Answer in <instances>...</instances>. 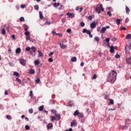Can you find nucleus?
I'll list each match as a JSON object with an SVG mask.
<instances>
[{
    "instance_id": "6e6d98bb",
    "label": "nucleus",
    "mask_w": 131,
    "mask_h": 131,
    "mask_svg": "<svg viewBox=\"0 0 131 131\" xmlns=\"http://www.w3.org/2000/svg\"><path fill=\"white\" fill-rule=\"evenodd\" d=\"M97 78V75L94 74L92 77V79H96Z\"/></svg>"
},
{
    "instance_id": "c03bdc74",
    "label": "nucleus",
    "mask_w": 131,
    "mask_h": 131,
    "mask_svg": "<svg viewBox=\"0 0 131 131\" xmlns=\"http://www.w3.org/2000/svg\"><path fill=\"white\" fill-rule=\"evenodd\" d=\"M97 31H98V32H101V27H98L97 28Z\"/></svg>"
},
{
    "instance_id": "9d476101",
    "label": "nucleus",
    "mask_w": 131,
    "mask_h": 131,
    "mask_svg": "<svg viewBox=\"0 0 131 131\" xmlns=\"http://www.w3.org/2000/svg\"><path fill=\"white\" fill-rule=\"evenodd\" d=\"M59 46H60V47L61 48V49H62V50H64V49H66V48H67V45H65L63 43H60Z\"/></svg>"
},
{
    "instance_id": "a19ab883",
    "label": "nucleus",
    "mask_w": 131,
    "mask_h": 131,
    "mask_svg": "<svg viewBox=\"0 0 131 131\" xmlns=\"http://www.w3.org/2000/svg\"><path fill=\"white\" fill-rule=\"evenodd\" d=\"M25 127L27 130H29V129H30V127L28 125H26Z\"/></svg>"
},
{
    "instance_id": "09e8293b",
    "label": "nucleus",
    "mask_w": 131,
    "mask_h": 131,
    "mask_svg": "<svg viewBox=\"0 0 131 131\" xmlns=\"http://www.w3.org/2000/svg\"><path fill=\"white\" fill-rule=\"evenodd\" d=\"M38 9H39V7H38V5H35L34 6V9L35 10H38Z\"/></svg>"
},
{
    "instance_id": "473e14b6",
    "label": "nucleus",
    "mask_w": 131,
    "mask_h": 131,
    "mask_svg": "<svg viewBox=\"0 0 131 131\" xmlns=\"http://www.w3.org/2000/svg\"><path fill=\"white\" fill-rule=\"evenodd\" d=\"M54 7H55V8H57V7H59V6H60V3H54L53 5Z\"/></svg>"
},
{
    "instance_id": "c9c22d12",
    "label": "nucleus",
    "mask_w": 131,
    "mask_h": 131,
    "mask_svg": "<svg viewBox=\"0 0 131 131\" xmlns=\"http://www.w3.org/2000/svg\"><path fill=\"white\" fill-rule=\"evenodd\" d=\"M100 8L101 11H102V12H104V8H103V5L100 4Z\"/></svg>"
},
{
    "instance_id": "dca6fc26",
    "label": "nucleus",
    "mask_w": 131,
    "mask_h": 131,
    "mask_svg": "<svg viewBox=\"0 0 131 131\" xmlns=\"http://www.w3.org/2000/svg\"><path fill=\"white\" fill-rule=\"evenodd\" d=\"M47 129L49 130L50 128L53 127V124L49 123L48 125H47Z\"/></svg>"
},
{
    "instance_id": "a878e982",
    "label": "nucleus",
    "mask_w": 131,
    "mask_h": 131,
    "mask_svg": "<svg viewBox=\"0 0 131 131\" xmlns=\"http://www.w3.org/2000/svg\"><path fill=\"white\" fill-rule=\"evenodd\" d=\"M24 27L25 31H27L28 30V28H29V27L26 25H24Z\"/></svg>"
},
{
    "instance_id": "393cba45",
    "label": "nucleus",
    "mask_w": 131,
    "mask_h": 131,
    "mask_svg": "<svg viewBox=\"0 0 131 131\" xmlns=\"http://www.w3.org/2000/svg\"><path fill=\"white\" fill-rule=\"evenodd\" d=\"M120 22H121V20H120V19L119 18L117 19L116 20V24H117V25H119L120 24Z\"/></svg>"
},
{
    "instance_id": "864d4df0",
    "label": "nucleus",
    "mask_w": 131,
    "mask_h": 131,
    "mask_svg": "<svg viewBox=\"0 0 131 131\" xmlns=\"http://www.w3.org/2000/svg\"><path fill=\"white\" fill-rule=\"evenodd\" d=\"M19 21H20V22H22V21H24V17H21L19 18Z\"/></svg>"
},
{
    "instance_id": "4be33fe9",
    "label": "nucleus",
    "mask_w": 131,
    "mask_h": 131,
    "mask_svg": "<svg viewBox=\"0 0 131 131\" xmlns=\"http://www.w3.org/2000/svg\"><path fill=\"white\" fill-rule=\"evenodd\" d=\"M72 62H76L77 61V59L76 58V57H73L71 58Z\"/></svg>"
},
{
    "instance_id": "ea45409f",
    "label": "nucleus",
    "mask_w": 131,
    "mask_h": 131,
    "mask_svg": "<svg viewBox=\"0 0 131 131\" xmlns=\"http://www.w3.org/2000/svg\"><path fill=\"white\" fill-rule=\"evenodd\" d=\"M39 61H38V60H35V61H34V64H35V65H39Z\"/></svg>"
},
{
    "instance_id": "f8f14e48",
    "label": "nucleus",
    "mask_w": 131,
    "mask_h": 131,
    "mask_svg": "<svg viewBox=\"0 0 131 131\" xmlns=\"http://www.w3.org/2000/svg\"><path fill=\"white\" fill-rule=\"evenodd\" d=\"M55 117L57 120H60V118H61V116H60V114H55Z\"/></svg>"
},
{
    "instance_id": "58836bf2",
    "label": "nucleus",
    "mask_w": 131,
    "mask_h": 131,
    "mask_svg": "<svg viewBox=\"0 0 131 131\" xmlns=\"http://www.w3.org/2000/svg\"><path fill=\"white\" fill-rule=\"evenodd\" d=\"M6 118H7V119H8V120H12V117L10 115H7L6 116Z\"/></svg>"
},
{
    "instance_id": "680f3d73",
    "label": "nucleus",
    "mask_w": 131,
    "mask_h": 131,
    "mask_svg": "<svg viewBox=\"0 0 131 131\" xmlns=\"http://www.w3.org/2000/svg\"><path fill=\"white\" fill-rule=\"evenodd\" d=\"M105 40L106 42H109V41H110V39L109 38H106Z\"/></svg>"
},
{
    "instance_id": "6e6552de",
    "label": "nucleus",
    "mask_w": 131,
    "mask_h": 131,
    "mask_svg": "<svg viewBox=\"0 0 131 131\" xmlns=\"http://www.w3.org/2000/svg\"><path fill=\"white\" fill-rule=\"evenodd\" d=\"M16 81H17V82H18L19 84H21V85H25V84L22 82V81H21V80H20L19 78H16Z\"/></svg>"
},
{
    "instance_id": "338daca9",
    "label": "nucleus",
    "mask_w": 131,
    "mask_h": 131,
    "mask_svg": "<svg viewBox=\"0 0 131 131\" xmlns=\"http://www.w3.org/2000/svg\"><path fill=\"white\" fill-rule=\"evenodd\" d=\"M11 37H12V38L13 39H14V40H15V39H16V38H15V35H12L11 36Z\"/></svg>"
},
{
    "instance_id": "2f4dec72",
    "label": "nucleus",
    "mask_w": 131,
    "mask_h": 131,
    "mask_svg": "<svg viewBox=\"0 0 131 131\" xmlns=\"http://www.w3.org/2000/svg\"><path fill=\"white\" fill-rule=\"evenodd\" d=\"M25 32L24 33L25 35H26V36H28V35H29V34H30V33L27 31H25Z\"/></svg>"
},
{
    "instance_id": "0eeeda50",
    "label": "nucleus",
    "mask_w": 131,
    "mask_h": 131,
    "mask_svg": "<svg viewBox=\"0 0 131 131\" xmlns=\"http://www.w3.org/2000/svg\"><path fill=\"white\" fill-rule=\"evenodd\" d=\"M83 33H86V34H91V31L88 30L86 29H84L82 31Z\"/></svg>"
},
{
    "instance_id": "cd10ccee",
    "label": "nucleus",
    "mask_w": 131,
    "mask_h": 131,
    "mask_svg": "<svg viewBox=\"0 0 131 131\" xmlns=\"http://www.w3.org/2000/svg\"><path fill=\"white\" fill-rule=\"evenodd\" d=\"M109 101L110 103L108 104V105H110V104H111V105H113V104H114V101L113 100V99H109Z\"/></svg>"
},
{
    "instance_id": "0e129e2a",
    "label": "nucleus",
    "mask_w": 131,
    "mask_h": 131,
    "mask_svg": "<svg viewBox=\"0 0 131 131\" xmlns=\"http://www.w3.org/2000/svg\"><path fill=\"white\" fill-rule=\"evenodd\" d=\"M66 19H65V18H62L61 19L62 23H64V22H66Z\"/></svg>"
},
{
    "instance_id": "bf43d9fd",
    "label": "nucleus",
    "mask_w": 131,
    "mask_h": 131,
    "mask_svg": "<svg viewBox=\"0 0 131 131\" xmlns=\"http://www.w3.org/2000/svg\"><path fill=\"white\" fill-rule=\"evenodd\" d=\"M121 30H126V28L124 27H122L120 28Z\"/></svg>"
},
{
    "instance_id": "5fc2aeb1",
    "label": "nucleus",
    "mask_w": 131,
    "mask_h": 131,
    "mask_svg": "<svg viewBox=\"0 0 131 131\" xmlns=\"http://www.w3.org/2000/svg\"><path fill=\"white\" fill-rule=\"evenodd\" d=\"M88 19H89V20H93V16L90 15L88 17Z\"/></svg>"
},
{
    "instance_id": "052dcab7",
    "label": "nucleus",
    "mask_w": 131,
    "mask_h": 131,
    "mask_svg": "<svg viewBox=\"0 0 131 131\" xmlns=\"http://www.w3.org/2000/svg\"><path fill=\"white\" fill-rule=\"evenodd\" d=\"M51 24V22L48 21L45 23L46 25H50Z\"/></svg>"
},
{
    "instance_id": "f704fd0d",
    "label": "nucleus",
    "mask_w": 131,
    "mask_h": 131,
    "mask_svg": "<svg viewBox=\"0 0 131 131\" xmlns=\"http://www.w3.org/2000/svg\"><path fill=\"white\" fill-rule=\"evenodd\" d=\"M35 82H36V83H39V82H40V79L37 78L35 80Z\"/></svg>"
},
{
    "instance_id": "a18cd8bd",
    "label": "nucleus",
    "mask_w": 131,
    "mask_h": 131,
    "mask_svg": "<svg viewBox=\"0 0 131 131\" xmlns=\"http://www.w3.org/2000/svg\"><path fill=\"white\" fill-rule=\"evenodd\" d=\"M51 112H52V113H53V114H57V111H56V110H52Z\"/></svg>"
},
{
    "instance_id": "3c124183",
    "label": "nucleus",
    "mask_w": 131,
    "mask_h": 131,
    "mask_svg": "<svg viewBox=\"0 0 131 131\" xmlns=\"http://www.w3.org/2000/svg\"><path fill=\"white\" fill-rule=\"evenodd\" d=\"M54 120H56V118L54 116H52L51 117V121H54Z\"/></svg>"
},
{
    "instance_id": "2eb2a0df",
    "label": "nucleus",
    "mask_w": 131,
    "mask_h": 131,
    "mask_svg": "<svg viewBox=\"0 0 131 131\" xmlns=\"http://www.w3.org/2000/svg\"><path fill=\"white\" fill-rule=\"evenodd\" d=\"M16 54H20L21 53V49L20 48H17L15 50Z\"/></svg>"
},
{
    "instance_id": "c85d7f7f",
    "label": "nucleus",
    "mask_w": 131,
    "mask_h": 131,
    "mask_svg": "<svg viewBox=\"0 0 131 131\" xmlns=\"http://www.w3.org/2000/svg\"><path fill=\"white\" fill-rule=\"evenodd\" d=\"M13 75H14L15 76H17V77L18 76H20V75L19 74V73L17 72H13Z\"/></svg>"
},
{
    "instance_id": "6ab92c4d",
    "label": "nucleus",
    "mask_w": 131,
    "mask_h": 131,
    "mask_svg": "<svg viewBox=\"0 0 131 131\" xmlns=\"http://www.w3.org/2000/svg\"><path fill=\"white\" fill-rule=\"evenodd\" d=\"M39 15L40 19L42 20V19H43V16H42V13H41V11L39 12Z\"/></svg>"
},
{
    "instance_id": "4d7b16f0",
    "label": "nucleus",
    "mask_w": 131,
    "mask_h": 131,
    "mask_svg": "<svg viewBox=\"0 0 131 131\" xmlns=\"http://www.w3.org/2000/svg\"><path fill=\"white\" fill-rule=\"evenodd\" d=\"M48 61H49V62H53V61H54V60L53 59V58H49Z\"/></svg>"
},
{
    "instance_id": "8fccbe9b",
    "label": "nucleus",
    "mask_w": 131,
    "mask_h": 131,
    "mask_svg": "<svg viewBox=\"0 0 131 131\" xmlns=\"http://www.w3.org/2000/svg\"><path fill=\"white\" fill-rule=\"evenodd\" d=\"M115 58H116V59L118 58H120V55H119L118 54H117L115 56Z\"/></svg>"
},
{
    "instance_id": "bb28decb",
    "label": "nucleus",
    "mask_w": 131,
    "mask_h": 131,
    "mask_svg": "<svg viewBox=\"0 0 131 131\" xmlns=\"http://www.w3.org/2000/svg\"><path fill=\"white\" fill-rule=\"evenodd\" d=\"M94 40L97 41V43H99V41L100 40V38H99V37H95L94 38Z\"/></svg>"
},
{
    "instance_id": "5701e85b",
    "label": "nucleus",
    "mask_w": 131,
    "mask_h": 131,
    "mask_svg": "<svg viewBox=\"0 0 131 131\" xmlns=\"http://www.w3.org/2000/svg\"><path fill=\"white\" fill-rule=\"evenodd\" d=\"M110 47V51L111 52V53H114V47H113V46H111Z\"/></svg>"
},
{
    "instance_id": "a211bd4d",
    "label": "nucleus",
    "mask_w": 131,
    "mask_h": 131,
    "mask_svg": "<svg viewBox=\"0 0 131 131\" xmlns=\"http://www.w3.org/2000/svg\"><path fill=\"white\" fill-rule=\"evenodd\" d=\"M130 123H131V121H130V120H129V119H127L126 120V121H125V124H126V125L130 124Z\"/></svg>"
},
{
    "instance_id": "f03ea898",
    "label": "nucleus",
    "mask_w": 131,
    "mask_h": 131,
    "mask_svg": "<svg viewBox=\"0 0 131 131\" xmlns=\"http://www.w3.org/2000/svg\"><path fill=\"white\" fill-rule=\"evenodd\" d=\"M110 28V26H107L105 27H102V28H101L100 30V33H101L102 34H104V33H105V31H106L107 29H109Z\"/></svg>"
},
{
    "instance_id": "b1692460",
    "label": "nucleus",
    "mask_w": 131,
    "mask_h": 131,
    "mask_svg": "<svg viewBox=\"0 0 131 131\" xmlns=\"http://www.w3.org/2000/svg\"><path fill=\"white\" fill-rule=\"evenodd\" d=\"M129 12H130V10H129V8L127 7V6H126V14H129Z\"/></svg>"
},
{
    "instance_id": "49530a36",
    "label": "nucleus",
    "mask_w": 131,
    "mask_h": 131,
    "mask_svg": "<svg viewBox=\"0 0 131 131\" xmlns=\"http://www.w3.org/2000/svg\"><path fill=\"white\" fill-rule=\"evenodd\" d=\"M81 122H84V117H83V118H81L80 119Z\"/></svg>"
},
{
    "instance_id": "e433bc0d",
    "label": "nucleus",
    "mask_w": 131,
    "mask_h": 131,
    "mask_svg": "<svg viewBox=\"0 0 131 131\" xmlns=\"http://www.w3.org/2000/svg\"><path fill=\"white\" fill-rule=\"evenodd\" d=\"M2 34H3V35H5V34H6V30H5V29H3L2 30Z\"/></svg>"
},
{
    "instance_id": "7ed1b4c3",
    "label": "nucleus",
    "mask_w": 131,
    "mask_h": 131,
    "mask_svg": "<svg viewBox=\"0 0 131 131\" xmlns=\"http://www.w3.org/2000/svg\"><path fill=\"white\" fill-rule=\"evenodd\" d=\"M31 51H30V54H31L33 57H34V56H35V53L33 54V53H35V52H36V48L34 47H32L31 48Z\"/></svg>"
},
{
    "instance_id": "412c9836",
    "label": "nucleus",
    "mask_w": 131,
    "mask_h": 131,
    "mask_svg": "<svg viewBox=\"0 0 131 131\" xmlns=\"http://www.w3.org/2000/svg\"><path fill=\"white\" fill-rule=\"evenodd\" d=\"M79 119H80L81 118H83V114L82 113H79V115H78Z\"/></svg>"
},
{
    "instance_id": "423d86ee",
    "label": "nucleus",
    "mask_w": 131,
    "mask_h": 131,
    "mask_svg": "<svg viewBox=\"0 0 131 131\" xmlns=\"http://www.w3.org/2000/svg\"><path fill=\"white\" fill-rule=\"evenodd\" d=\"M77 125V123H76V120H74L71 123V126L73 127L74 126H76Z\"/></svg>"
},
{
    "instance_id": "de8ad7c7",
    "label": "nucleus",
    "mask_w": 131,
    "mask_h": 131,
    "mask_svg": "<svg viewBox=\"0 0 131 131\" xmlns=\"http://www.w3.org/2000/svg\"><path fill=\"white\" fill-rule=\"evenodd\" d=\"M107 15H108L110 17H111V16H112V13H111V11H108Z\"/></svg>"
},
{
    "instance_id": "774afa93",
    "label": "nucleus",
    "mask_w": 131,
    "mask_h": 131,
    "mask_svg": "<svg viewBox=\"0 0 131 131\" xmlns=\"http://www.w3.org/2000/svg\"><path fill=\"white\" fill-rule=\"evenodd\" d=\"M128 48L129 49V50H131V44H130V45L128 46Z\"/></svg>"
},
{
    "instance_id": "c756f323",
    "label": "nucleus",
    "mask_w": 131,
    "mask_h": 131,
    "mask_svg": "<svg viewBox=\"0 0 131 131\" xmlns=\"http://www.w3.org/2000/svg\"><path fill=\"white\" fill-rule=\"evenodd\" d=\"M43 108H44L43 105L40 106L39 107V108H38L39 111H42V110H43Z\"/></svg>"
},
{
    "instance_id": "39448f33",
    "label": "nucleus",
    "mask_w": 131,
    "mask_h": 131,
    "mask_svg": "<svg viewBox=\"0 0 131 131\" xmlns=\"http://www.w3.org/2000/svg\"><path fill=\"white\" fill-rule=\"evenodd\" d=\"M67 16H69V18H71L72 19L73 18H74V17H75V14H74V13H67Z\"/></svg>"
},
{
    "instance_id": "603ef678",
    "label": "nucleus",
    "mask_w": 131,
    "mask_h": 131,
    "mask_svg": "<svg viewBox=\"0 0 131 131\" xmlns=\"http://www.w3.org/2000/svg\"><path fill=\"white\" fill-rule=\"evenodd\" d=\"M84 25H85L84 23H83V22H81V23H80V26H81V27H84Z\"/></svg>"
},
{
    "instance_id": "7c9ffc66",
    "label": "nucleus",
    "mask_w": 131,
    "mask_h": 131,
    "mask_svg": "<svg viewBox=\"0 0 131 131\" xmlns=\"http://www.w3.org/2000/svg\"><path fill=\"white\" fill-rule=\"evenodd\" d=\"M129 38H131V34H128L126 36V39H129Z\"/></svg>"
},
{
    "instance_id": "20e7f679",
    "label": "nucleus",
    "mask_w": 131,
    "mask_h": 131,
    "mask_svg": "<svg viewBox=\"0 0 131 131\" xmlns=\"http://www.w3.org/2000/svg\"><path fill=\"white\" fill-rule=\"evenodd\" d=\"M19 63L21 64V65H23V66H25L26 65V60H25L24 59H19Z\"/></svg>"
},
{
    "instance_id": "f257e3e1",
    "label": "nucleus",
    "mask_w": 131,
    "mask_h": 131,
    "mask_svg": "<svg viewBox=\"0 0 131 131\" xmlns=\"http://www.w3.org/2000/svg\"><path fill=\"white\" fill-rule=\"evenodd\" d=\"M116 75H117V73L115 72V71H112L106 79L107 81L109 82H111V83H113L115 82V80H116Z\"/></svg>"
},
{
    "instance_id": "79ce46f5",
    "label": "nucleus",
    "mask_w": 131,
    "mask_h": 131,
    "mask_svg": "<svg viewBox=\"0 0 131 131\" xmlns=\"http://www.w3.org/2000/svg\"><path fill=\"white\" fill-rule=\"evenodd\" d=\"M29 113H30V114H32V113H33V109L30 108L29 110Z\"/></svg>"
},
{
    "instance_id": "37998d69",
    "label": "nucleus",
    "mask_w": 131,
    "mask_h": 131,
    "mask_svg": "<svg viewBox=\"0 0 131 131\" xmlns=\"http://www.w3.org/2000/svg\"><path fill=\"white\" fill-rule=\"evenodd\" d=\"M30 50H31V48H30V47H27L26 48V52H29V51H30Z\"/></svg>"
},
{
    "instance_id": "72a5a7b5",
    "label": "nucleus",
    "mask_w": 131,
    "mask_h": 131,
    "mask_svg": "<svg viewBox=\"0 0 131 131\" xmlns=\"http://www.w3.org/2000/svg\"><path fill=\"white\" fill-rule=\"evenodd\" d=\"M129 59H130V58H126V62L127 63V64H131L130 62H129Z\"/></svg>"
},
{
    "instance_id": "69168bd1",
    "label": "nucleus",
    "mask_w": 131,
    "mask_h": 131,
    "mask_svg": "<svg viewBox=\"0 0 131 131\" xmlns=\"http://www.w3.org/2000/svg\"><path fill=\"white\" fill-rule=\"evenodd\" d=\"M67 32H68V33H70V32H71V29H68L67 30Z\"/></svg>"
},
{
    "instance_id": "aec40b11",
    "label": "nucleus",
    "mask_w": 131,
    "mask_h": 131,
    "mask_svg": "<svg viewBox=\"0 0 131 131\" xmlns=\"http://www.w3.org/2000/svg\"><path fill=\"white\" fill-rule=\"evenodd\" d=\"M79 112L78 111V110H76L74 113V116H76L77 115H79Z\"/></svg>"
},
{
    "instance_id": "4c0bfd02",
    "label": "nucleus",
    "mask_w": 131,
    "mask_h": 131,
    "mask_svg": "<svg viewBox=\"0 0 131 131\" xmlns=\"http://www.w3.org/2000/svg\"><path fill=\"white\" fill-rule=\"evenodd\" d=\"M33 92L32 91H31L30 92V96L31 97V98H33Z\"/></svg>"
},
{
    "instance_id": "ddd939ff",
    "label": "nucleus",
    "mask_w": 131,
    "mask_h": 131,
    "mask_svg": "<svg viewBox=\"0 0 131 131\" xmlns=\"http://www.w3.org/2000/svg\"><path fill=\"white\" fill-rule=\"evenodd\" d=\"M37 52L38 54V58H39V57H43V54H42V52H40V51H37Z\"/></svg>"
},
{
    "instance_id": "13d9d810",
    "label": "nucleus",
    "mask_w": 131,
    "mask_h": 131,
    "mask_svg": "<svg viewBox=\"0 0 131 131\" xmlns=\"http://www.w3.org/2000/svg\"><path fill=\"white\" fill-rule=\"evenodd\" d=\"M26 40H30V36H27Z\"/></svg>"
},
{
    "instance_id": "f3484780",
    "label": "nucleus",
    "mask_w": 131,
    "mask_h": 131,
    "mask_svg": "<svg viewBox=\"0 0 131 131\" xmlns=\"http://www.w3.org/2000/svg\"><path fill=\"white\" fill-rule=\"evenodd\" d=\"M95 10H96V12H97L98 14H100L101 13V10H100L99 7H96Z\"/></svg>"
},
{
    "instance_id": "1a4fd4ad",
    "label": "nucleus",
    "mask_w": 131,
    "mask_h": 131,
    "mask_svg": "<svg viewBox=\"0 0 131 131\" xmlns=\"http://www.w3.org/2000/svg\"><path fill=\"white\" fill-rule=\"evenodd\" d=\"M96 23L95 22L92 23L90 25V27L92 29H94V28H96Z\"/></svg>"
},
{
    "instance_id": "e2e57ef3",
    "label": "nucleus",
    "mask_w": 131,
    "mask_h": 131,
    "mask_svg": "<svg viewBox=\"0 0 131 131\" xmlns=\"http://www.w3.org/2000/svg\"><path fill=\"white\" fill-rule=\"evenodd\" d=\"M20 8L21 9H24L25 8V5L22 4L20 5Z\"/></svg>"
},
{
    "instance_id": "4468645a",
    "label": "nucleus",
    "mask_w": 131,
    "mask_h": 131,
    "mask_svg": "<svg viewBox=\"0 0 131 131\" xmlns=\"http://www.w3.org/2000/svg\"><path fill=\"white\" fill-rule=\"evenodd\" d=\"M29 71V73H30V74H34V73H35V71L33 69H30Z\"/></svg>"
},
{
    "instance_id": "9b49d317",
    "label": "nucleus",
    "mask_w": 131,
    "mask_h": 131,
    "mask_svg": "<svg viewBox=\"0 0 131 131\" xmlns=\"http://www.w3.org/2000/svg\"><path fill=\"white\" fill-rule=\"evenodd\" d=\"M120 129H127V126L126 125H123L119 126Z\"/></svg>"
}]
</instances>
